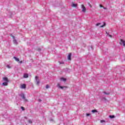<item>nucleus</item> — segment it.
<instances>
[{
    "mask_svg": "<svg viewBox=\"0 0 125 125\" xmlns=\"http://www.w3.org/2000/svg\"><path fill=\"white\" fill-rule=\"evenodd\" d=\"M109 118L110 119H114V118H115V116H114V115H110L109 116Z\"/></svg>",
    "mask_w": 125,
    "mask_h": 125,
    "instance_id": "nucleus-17",
    "label": "nucleus"
},
{
    "mask_svg": "<svg viewBox=\"0 0 125 125\" xmlns=\"http://www.w3.org/2000/svg\"><path fill=\"white\" fill-rule=\"evenodd\" d=\"M81 8H82V12H85V11H86V9L85 8V7L83 5V4L81 5Z\"/></svg>",
    "mask_w": 125,
    "mask_h": 125,
    "instance_id": "nucleus-2",
    "label": "nucleus"
},
{
    "mask_svg": "<svg viewBox=\"0 0 125 125\" xmlns=\"http://www.w3.org/2000/svg\"><path fill=\"white\" fill-rule=\"evenodd\" d=\"M14 59H15V60L16 61H17V62H19V63H20L21 64V63H22V61H20L19 58H18L16 57H14Z\"/></svg>",
    "mask_w": 125,
    "mask_h": 125,
    "instance_id": "nucleus-6",
    "label": "nucleus"
},
{
    "mask_svg": "<svg viewBox=\"0 0 125 125\" xmlns=\"http://www.w3.org/2000/svg\"><path fill=\"white\" fill-rule=\"evenodd\" d=\"M101 123H105V120H101Z\"/></svg>",
    "mask_w": 125,
    "mask_h": 125,
    "instance_id": "nucleus-26",
    "label": "nucleus"
},
{
    "mask_svg": "<svg viewBox=\"0 0 125 125\" xmlns=\"http://www.w3.org/2000/svg\"><path fill=\"white\" fill-rule=\"evenodd\" d=\"M120 43L121 45H123V46H125V41L123 40H121V41L120 42Z\"/></svg>",
    "mask_w": 125,
    "mask_h": 125,
    "instance_id": "nucleus-4",
    "label": "nucleus"
},
{
    "mask_svg": "<svg viewBox=\"0 0 125 125\" xmlns=\"http://www.w3.org/2000/svg\"><path fill=\"white\" fill-rule=\"evenodd\" d=\"M92 113H97V110L93 109L91 111Z\"/></svg>",
    "mask_w": 125,
    "mask_h": 125,
    "instance_id": "nucleus-16",
    "label": "nucleus"
},
{
    "mask_svg": "<svg viewBox=\"0 0 125 125\" xmlns=\"http://www.w3.org/2000/svg\"><path fill=\"white\" fill-rule=\"evenodd\" d=\"M104 9H105V8H104Z\"/></svg>",
    "mask_w": 125,
    "mask_h": 125,
    "instance_id": "nucleus-32",
    "label": "nucleus"
},
{
    "mask_svg": "<svg viewBox=\"0 0 125 125\" xmlns=\"http://www.w3.org/2000/svg\"><path fill=\"white\" fill-rule=\"evenodd\" d=\"M45 88H49V85H46V86H45Z\"/></svg>",
    "mask_w": 125,
    "mask_h": 125,
    "instance_id": "nucleus-23",
    "label": "nucleus"
},
{
    "mask_svg": "<svg viewBox=\"0 0 125 125\" xmlns=\"http://www.w3.org/2000/svg\"><path fill=\"white\" fill-rule=\"evenodd\" d=\"M71 56H72V54L71 53L69 54L68 56V59L69 60H71Z\"/></svg>",
    "mask_w": 125,
    "mask_h": 125,
    "instance_id": "nucleus-12",
    "label": "nucleus"
},
{
    "mask_svg": "<svg viewBox=\"0 0 125 125\" xmlns=\"http://www.w3.org/2000/svg\"><path fill=\"white\" fill-rule=\"evenodd\" d=\"M2 84L4 86H6L8 84V82H3Z\"/></svg>",
    "mask_w": 125,
    "mask_h": 125,
    "instance_id": "nucleus-10",
    "label": "nucleus"
},
{
    "mask_svg": "<svg viewBox=\"0 0 125 125\" xmlns=\"http://www.w3.org/2000/svg\"><path fill=\"white\" fill-rule=\"evenodd\" d=\"M12 37L13 39V42L14 44H17L18 42H17V41L15 40V37L13 35L12 36Z\"/></svg>",
    "mask_w": 125,
    "mask_h": 125,
    "instance_id": "nucleus-3",
    "label": "nucleus"
},
{
    "mask_svg": "<svg viewBox=\"0 0 125 125\" xmlns=\"http://www.w3.org/2000/svg\"><path fill=\"white\" fill-rule=\"evenodd\" d=\"M21 97L22 98V99H23V100H24V101H25V102H27L28 101L27 100V99H26V97H25V95H24V94L21 93Z\"/></svg>",
    "mask_w": 125,
    "mask_h": 125,
    "instance_id": "nucleus-1",
    "label": "nucleus"
},
{
    "mask_svg": "<svg viewBox=\"0 0 125 125\" xmlns=\"http://www.w3.org/2000/svg\"><path fill=\"white\" fill-rule=\"evenodd\" d=\"M72 7H77V6H78V4H75V3H73L72 4Z\"/></svg>",
    "mask_w": 125,
    "mask_h": 125,
    "instance_id": "nucleus-14",
    "label": "nucleus"
},
{
    "mask_svg": "<svg viewBox=\"0 0 125 125\" xmlns=\"http://www.w3.org/2000/svg\"><path fill=\"white\" fill-rule=\"evenodd\" d=\"M57 86L59 88H61V89H63V88H64V87H65V86H62L60 85V83H58L57 84Z\"/></svg>",
    "mask_w": 125,
    "mask_h": 125,
    "instance_id": "nucleus-7",
    "label": "nucleus"
},
{
    "mask_svg": "<svg viewBox=\"0 0 125 125\" xmlns=\"http://www.w3.org/2000/svg\"><path fill=\"white\" fill-rule=\"evenodd\" d=\"M106 34H107V36H108L110 38H112V35L109 34L107 31H106Z\"/></svg>",
    "mask_w": 125,
    "mask_h": 125,
    "instance_id": "nucleus-18",
    "label": "nucleus"
},
{
    "mask_svg": "<svg viewBox=\"0 0 125 125\" xmlns=\"http://www.w3.org/2000/svg\"><path fill=\"white\" fill-rule=\"evenodd\" d=\"M38 50H41V48H38Z\"/></svg>",
    "mask_w": 125,
    "mask_h": 125,
    "instance_id": "nucleus-31",
    "label": "nucleus"
},
{
    "mask_svg": "<svg viewBox=\"0 0 125 125\" xmlns=\"http://www.w3.org/2000/svg\"><path fill=\"white\" fill-rule=\"evenodd\" d=\"M90 115V113H87L86 114V117H89V116Z\"/></svg>",
    "mask_w": 125,
    "mask_h": 125,
    "instance_id": "nucleus-24",
    "label": "nucleus"
},
{
    "mask_svg": "<svg viewBox=\"0 0 125 125\" xmlns=\"http://www.w3.org/2000/svg\"><path fill=\"white\" fill-rule=\"evenodd\" d=\"M21 88H26V85L25 84H22L21 85Z\"/></svg>",
    "mask_w": 125,
    "mask_h": 125,
    "instance_id": "nucleus-11",
    "label": "nucleus"
},
{
    "mask_svg": "<svg viewBox=\"0 0 125 125\" xmlns=\"http://www.w3.org/2000/svg\"><path fill=\"white\" fill-rule=\"evenodd\" d=\"M21 109L23 111H24V107H23V106H21Z\"/></svg>",
    "mask_w": 125,
    "mask_h": 125,
    "instance_id": "nucleus-27",
    "label": "nucleus"
},
{
    "mask_svg": "<svg viewBox=\"0 0 125 125\" xmlns=\"http://www.w3.org/2000/svg\"><path fill=\"white\" fill-rule=\"evenodd\" d=\"M88 4H89L90 7H92V6H91V5L90 4V3H89Z\"/></svg>",
    "mask_w": 125,
    "mask_h": 125,
    "instance_id": "nucleus-28",
    "label": "nucleus"
},
{
    "mask_svg": "<svg viewBox=\"0 0 125 125\" xmlns=\"http://www.w3.org/2000/svg\"><path fill=\"white\" fill-rule=\"evenodd\" d=\"M6 67L8 68V69H10V68H11V66H10L9 65H7Z\"/></svg>",
    "mask_w": 125,
    "mask_h": 125,
    "instance_id": "nucleus-20",
    "label": "nucleus"
},
{
    "mask_svg": "<svg viewBox=\"0 0 125 125\" xmlns=\"http://www.w3.org/2000/svg\"><path fill=\"white\" fill-rule=\"evenodd\" d=\"M28 123H29V124H32V120H28Z\"/></svg>",
    "mask_w": 125,
    "mask_h": 125,
    "instance_id": "nucleus-25",
    "label": "nucleus"
},
{
    "mask_svg": "<svg viewBox=\"0 0 125 125\" xmlns=\"http://www.w3.org/2000/svg\"><path fill=\"white\" fill-rule=\"evenodd\" d=\"M103 99H104V100H106V98H104Z\"/></svg>",
    "mask_w": 125,
    "mask_h": 125,
    "instance_id": "nucleus-30",
    "label": "nucleus"
},
{
    "mask_svg": "<svg viewBox=\"0 0 125 125\" xmlns=\"http://www.w3.org/2000/svg\"><path fill=\"white\" fill-rule=\"evenodd\" d=\"M3 81H4V82H9L8 81V79H7V77L3 78Z\"/></svg>",
    "mask_w": 125,
    "mask_h": 125,
    "instance_id": "nucleus-8",
    "label": "nucleus"
},
{
    "mask_svg": "<svg viewBox=\"0 0 125 125\" xmlns=\"http://www.w3.org/2000/svg\"><path fill=\"white\" fill-rule=\"evenodd\" d=\"M35 80H36V82H37V84L38 85H39V84H40V80H39V77L36 76Z\"/></svg>",
    "mask_w": 125,
    "mask_h": 125,
    "instance_id": "nucleus-5",
    "label": "nucleus"
},
{
    "mask_svg": "<svg viewBox=\"0 0 125 125\" xmlns=\"http://www.w3.org/2000/svg\"><path fill=\"white\" fill-rule=\"evenodd\" d=\"M101 23H98L96 24V26L97 27V26H99V25H101Z\"/></svg>",
    "mask_w": 125,
    "mask_h": 125,
    "instance_id": "nucleus-21",
    "label": "nucleus"
},
{
    "mask_svg": "<svg viewBox=\"0 0 125 125\" xmlns=\"http://www.w3.org/2000/svg\"><path fill=\"white\" fill-rule=\"evenodd\" d=\"M104 94H105L106 95H109V94H110V93L106 92H104Z\"/></svg>",
    "mask_w": 125,
    "mask_h": 125,
    "instance_id": "nucleus-19",
    "label": "nucleus"
},
{
    "mask_svg": "<svg viewBox=\"0 0 125 125\" xmlns=\"http://www.w3.org/2000/svg\"><path fill=\"white\" fill-rule=\"evenodd\" d=\"M59 63L60 64H64V62H63V61L59 62Z\"/></svg>",
    "mask_w": 125,
    "mask_h": 125,
    "instance_id": "nucleus-22",
    "label": "nucleus"
},
{
    "mask_svg": "<svg viewBox=\"0 0 125 125\" xmlns=\"http://www.w3.org/2000/svg\"><path fill=\"white\" fill-rule=\"evenodd\" d=\"M105 26H106V23L104 22V25H101V26H100V28H103V27H105Z\"/></svg>",
    "mask_w": 125,
    "mask_h": 125,
    "instance_id": "nucleus-15",
    "label": "nucleus"
},
{
    "mask_svg": "<svg viewBox=\"0 0 125 125\" xmlns=\"http://www.w3.org/2000/svg\"><path fill=\"white\" fill-rule=\"evenodd\" d=\"M60 81H61L62 82H66V78H64L62 77L60 78Z\"/></svg>",
    "mask_w": 125,
    "mask_h": 125,
    "instance_id": "nucleus-9",
    "label": "nucleus"
},
{
    "mask_svg": "<svg viewBox=\"0 0 125 125\" xmlns=\"http://www.w3.org/2000/svg\"><path fill=\"white\" fill-rule=\"evenodd\" d=\"M29 77V75L27 74H24L23 75V78H27Z\"/></svg>",
    "mask_w": 125,
    "mask_h": 125,
    "instance_id": "nucleus-13",
    "label": "nucleus"
},
{
    "mask_svg": "<svg viewBox=\"0 0 125 125\" xmlns=\"http://www.w3.org/2000/svg\"><path fill=\"white\" fill-rule=\"evenodd\" d=\"M100 7H103V6H102V5H100Z\"/></svg>",
    "mask_w": 125,
    "mask_h": 125,
    "instance_id": "nucleus-29",
    "label": "nucleus"
}]
</instances>
